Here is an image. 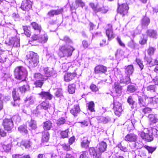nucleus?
Wrapping results in <instances>:
<instances>
[{"label":"nucleus","instance_id":"nucleus-1","mask_svg":"<svg viewBox=\"0 0 158 158\" xmlns=\"http://www.w3.org/2000/svg\"><path fill=\"white\" fill-rule=\"evenodd\" d=\"M107 147L106 142L102 141L98 144L95 148H89L90 154L93 158H101V154L105 152Z\"/></svg>","mask_w":158,"mask_h":158},{"label":"nucleus","instance_id":"nucleus-2","mask_svg":"<svg viewBox=\"0 0 158 158\" xmlns=\"http://www.w3.org/2000/svg\"><path fill=\"white\" fill-rule=\"evenodd\" d=\"M157 127L154 126L149 130H147L146 133L144 132H141L139 135L142 138L148 141H151L153 139V136H156V137L158 136V131L157 129Z\"/></svg>","mask_w":158,"mask_h":158},{"label":"nucleus","instance_id":"nucleus-3","mask_svg":"<svg viewBox=\"0 0 158 158\" xmlns=\"http://www.w3.org/2000/svg\"><path fill=\"white\" fill-rule=\"evenodd\" d=\"M26 59L29 66L31 67L36 66L39 62L37 54L32 52H30L27 54Z\"/></svg>","mask_w":158,"mask_h":158},{"label":"nucleus","instance_id":"nucleus-4","mask_svg":"<svg viewBox=\"0 0 158 158\" xmlns=\"http://www.w3.org/2000/svg\"><path fill=\"white\" fill-rule=\"evenodd\" d=\"M59 49L58 54L60 57H68L71 56L73 52L75 50L71 46L67 44L62 46L60 47Z\"/></svg>","mask_w":158,"mask_h":158},{"label":"nucleus","instance_id":"nucleus-5","mask_svg":"<svg viewBox=\"0 0 158 158\" xmlns=\"http://www.w3.org/2000/svg\"><path fill=\"white\" fill-rule=\"evenodd\" d=\"M16 78L23 81L25 80L27 75V72L25 68L20 66L16 68L14 71Z\"/></svg>","mask_w":158,"mask_h":158},{"label":"nucleus","instance_id":"nucleus-6","mask_svg":"<svg viewBox=\"0 0 158 158\" xmlns=\"http://www.w3.org/2000/svg\"><path fill=\"white\" fill-rule=\"evenodd\" d=\"M113 104V109L114 111L115 114L117 116H119L123 111L121 104L115 100L114 98V97Z\"/></svg>","mask_w":158,"mask_h":158},{"label":"nucleus","instance_id":"nucleus-7","mask_svg":"<svg viewBox=\"0 0 158 158\" xmlns=\"http://www.w3.org/2000/svg\"><path fill=\"white\" fill-rule=\"evenodd\" d=\"M3 125L5 130L10 131L13 126V122L11 119L6 118L3 120Z\"/></svg>","mask_w":158,"mask_h":158},{"label":"nucleus","instance_id":"nucleus-8","mask_svg":"<svg viewBox=\"0 0 158 158\" xmlns=\"http://www.w3.org/2000/svg\"><path fill=\"white\" fill-rule=\"evenodd\" d=\"M129 8L126 4H123L119 5L118 8V12L123 16L127 14Z\"/></svg>","mask_w":158,"mask_h":158},{"label":"nucleus","instance_id":"nucleus-9","mask_svg":"<svg viewBox=\"0 0 158 158\" xmlns=\"http://www.w3.org/2000/svg\"><path fill=\"white\" fill-rule=\"evenodd\" d=\"M32 2L30 0H27L23 1L21 8L23 10L28 11L31 8Z\"/></svg>","mask_w":158,"mask_h":158},{"label":"nucleus","instance_id":"nucleus-10","mask_svg":"<svg viewBox=\"0 0 158 158\" xmlns=\"http://www.w3.org/2000/svg\"><path fill=\"white\" fill-rule=\"evenodd\" d=\"M89 6L92 8L93 10L96 13L101 12L102 13H106L107 11L105 9L104 7L100 8L98 6H95L92 3H90Z\"/></svg>","mask_w":158,"mask_h":158},{"label":"nucleus","instance_id":"nucleus-11","mask_svg":"<svg viewBox=\"0 0 158 158\" xmlns=\"http://www.w3.org/2000/svg\"><path fill=\"white\" fill-rule=\"evenodd\" d=\"M94 73H105L107 71L106 67L102 65H99L96 66L94 68Z\"/></svg>","mask_w":158,"mask_h":158},{"label":"nucleus","instance_id":"nucleus-12","mask_svg":"<svg viewBox=\"0 0 158 158\" xmlns=\"http://www.w3.org/2000/svg\"><path fill=\"white\" fill-rule=\"evenodd\" d=\"M20 39L17 37L12 38L10 39L9 44L13 45L14 47H18L20 46Z\"/></svg>","mask_w":158,"mask_h":158},{"label":"nucleus","instance_id":"nucleus-13","mask_svg":"<svg viewBox=\"0 0 158 158\" xmlns=\"http://www.w3.org/2000/svg\"><path fill=\"white\" fill-rule=\"evenodd\" d=\"M108 26L109 27L106 30V34L108 37V40L110 41L114 38V36L112 26L109 25Z\"/></svg>","mask_w":158,"mask_h":158},{"label":"nucleus","instance_id":"nucleus-14","mask_svg":"<svg viewBox=\"0 0 158 158\" xmlns=\"http://www.w3.org/2000/svg\"><path fill=\"white\" fill-rule=\"evenodd\" d=\"M50 107L51 105L48 102L46 101H44L42 102L36 108L37 110L41 109H43L45 110H47Z\"/></svg>","mask_w":158,"mask_h":158},{"label":"nucleus","instance_id":"nucleus-15","mask_svg":"<svg viewBox=\"0 0 158 158\" xmlns=\"http://www.w3.org/2000/svg\"><path fill=\"white\" fill-rule=\"evenodd\" d=\"M13 97L14 100V102H12V104L14 106H19L20 98L18 94H17L15 91L12 92Z\"/></svg>","mask_w":158,"mask_h":158},{"label":"nucleus","instance_id":"nucleus-16","mask_svg":"<svg viewBox=\"0 0 158 158\" xmlns=\"http://www.w3.org/2000/svg\"><path fill=\"white\" fill-rule=\"evenodd\" d=\"M136 135L132 133L128 134L124 138L125 140L129 142H135L136 141Z\"/></svg>","mask_w":158,"mask_h":158},{"label":"nucleus","instance_id":"nucleus-17","mask_svg":"<svg viewBox=\"0 0 158 158\" xmlns=\"http://www.w3.org/2000/svg\"><path fill=\"white\" fill-rule=\"evenodd\" d=\"M80 111V109L78 104L74 105V107L70 110V113L74 116H77Z\"/></svg>","mask_w":158,"mask_h":158},{"label":"nucleus","instance_id":"nucleus-18","mask_svg":"<svg viewBox=\"0 0 158 158\" xmlns=\"http://www.w3.org/2000/svg\"><path fill=\"white\" fill-rule=\"evenodd\" d=\"M125 72L127 76H129L131 75L133 72L134 69L132 65L125 66Z\"/></svg>","mask_w":158,"mask_h":158},{"label":"nucleus","instance_id":"nucleus-19","mask_svg":"<svg viewBox=\"0 0 158 158\" xmlns=\"http://www.w3.org/2000/svg\"><path fill=\"white\" fill-rule=\"evenodd\" d=\"M150 23L149 18L145 16L144 17L141 21V24L142 28H144L147 27Z\"/></svg>","mask_w":158,"mask_h":158},{"label":"nucleus","instance_id":"nucleus-20","mask_svg":"<svg viewBox=\"0 0 158 158\" xmlns=\"http://www.w3.org/2000/svg\"><path fill=\"white\" fill-rule=\"evenodd\" d=\"M40 96L42 98L45 99L51 100L52 98V95L48 92H42L39 94Z\"/></svg>","mask_w":158,"mask_h":158},{"label":"nucleus","instance_id":"nucleus-21","mask_svg":"<svg viewBox=\"0 0 158 158\" xmlns=\"http://www.w3.org/2000/svg\"><path fill=\"white\" fill-rule=\"evenodd\" d=\"M76 76L75 72L72 73H68L65 74L64 76V79L65 81L69 82L73 79Z\"/></svg>","mask_w":158,"mask_h":158},{"label":"nucleus","instance_id":"nucleus-22","mask_svg":"<svg viewBox=\"0 0 158 158\" xmlns=\"http://www.w3.org/2000/svg\"><path fill=\"white\" fill-rule=\"evenodd\" d=\"M144 59L150 67L158 64V60L156 59L154 60L153 61L150 57H148L146 56Z\"/></svg>","mask_w":158,"mask_h":158},{"label":"nucleus","instance_id":"nucleus-23","mask_svg":"<svg viewBox=\"0 0 158 158\" xmlns=\"http://www.w3.org/2000/svg\"><path fill=\"white\" fill-rule=\"evenodd\" d=\"M90 141H89L86 137H84L81 143V146L82 148H87L89 147Z\"/></svg>","mask_w":158,"mask_h":158},{"label":"nucleus","instance_id":"nucleus-24","mask_svg":"<svg viewBox=\"0 0 158 158\" xmlns=\"http://www.w3.org/2000/svg\"><path fill=\"white\" fill-rule=\"evenodd\" d=\"M147 33L150 37L155 39L157 38V32L155 30L152 29L148 30L147 31Z\"/></svg>","mask_w":158,"mask_h":158},{"label":"nucleus","instance_id":"nucleus-25","mask_svg":"<svg viewBox=\"0 0 158 158\" xmlns=\"http://www.w3.org/2000/svg\"><path fill=\"white\" fill-rule=\"evenodd\" d=\"M63 11V9H61L55 10H51L48 13L49 16H53L54 15H57L60 14Z\"/></svg>","mask_w":158,"mask_h":158},{"label":"nucleus","instance_id":"nucleus-26","mask_svg":"<svg viewBox=\"0 0 158 158\" xmlns=\"http://www.w3.org/2000/svg\"><path fill=\"white\" fill-rule=\"evenodd\" d=\"M28 126L30 128V129L35 130L37 128L36 122L33 119L28 121Z\"/></svg>","mask_w":158,"mask_h":158},{"label":"nucleus","instance_id":"nucleus-27","mask_svg":"<svg viewBox=\"0 0 158 158\" xmlns=\"http://www.w3.org/2000/svg\"><path fill=\"white\" fill-rule=\"evenodd\" d=\"M48 40V35L46 34L43 35H41L39 36V38L38 39V42L42 43H46Z\"/></svg>","mask_w":158,"mask_h":158},{"label":"nucleus","instance_id":"nucleus-28","mask_svg":"<svg viewBox=\"0 0 158 158\" xmlns=\"http://www.w3.org/2000/svg\"><path fill=\"white\" fill-rule=\"evenodd\" d=\"M150 121L153 123H156L158 122V119L157 115L151 114L149 115L148 117Z\"/></svg>","mask_w":158,"mask_h":158},{"label":"nucleus","instance_id":"nucleus-29","mask_svg":"<svg viewBox=\"0 0 158 158\" xmlns=\"http://www.w3.org/2000/svg\"><path fill=\"white\" fill-rule=\"evenodd\" d=\"M42 69H43L44 73V77H46L47 79L48 77L51 76L52 73L49 69L48 67H43Z\"/></svg>","mask_w":158,"mask_h":158},{"label":"nucleus","instance_id":"nucleus-30","mask_svg":"<svg viewBox=\"0 0 158 158\" xmlns=\"http://www.w3.org/2000/svg\"><path fill=\"white\" fill-rule=\"evenodd\" d=\"M34 77L35 81L40 80H46L47 78L39 73H35L34 74Z\"/></svg>","mask_w":158,"mask_h":158},{"label":"nucleus","instance_id":"nucleus-31","mask_svg":"<svg viewBox=\"0 0 158 158\" xmlns=\"http://www.w3.org/2000/svg\"><path fill=\"white\" fill-rule=\"evenodd\" d=\"M52 126V123L50 121H48L44 123L43 128L45 130H49Z\"/></svg>","mask_w":158,"mask_h":158},{"label":"nucleus","instance_id":"nucleus-32","mask_svg":"<svg viewBox=\"0 0 158 158\" xmlns=\"http://www.w3.org/2000/svg\"><path fill=\"white\" fill-rule=\"evenodd\" d=\"M120 83H123L126 85L128 84L131 82V79L130 77L127 76L125 77L120 79Z\"/></svg>","mask_w":158,"mask_h":158},{"label":"nucleus","instance_id":"nucleus-33","mask_svg":"<svg viewBox=\"0 0 158 158\" xmlns=\"http://www.w3.org/2000/svg\"><path fill=\"white\" fill-rule=\"evenodd\" d=\"M42 140L43 142H47L49 139V134L46 131H44L42 133Z\"/></svg>","mask_w":158,"mask_h":158},{"label":"nucleus","instance_id":"nucleus-34","mask_svg":"<svg viewBox=\"0 0 158 158\" xmlns=\"http://www.w3.org/2000/svg\"><path fill=\"white\" fill-rule=\"evenodd\" d=\"M134 124L135 123H134V121L131 120L130 119L127 120L125 123V124L127 126V129L128 130H130L131 129L133 128L134 127Z\"/></svg>","mask_w":158,"mask_h":158},{"label":"nucleus","instance_id":"nucleus-35","mask_svg":"<svg viewBox=\"0 0 158 158\" xmlns=\"http://www.w3.org/2000/svg\"><path fill=\"white\" fill-rule=\"evenodd\" d=\"M31 24L35 30L38 31L39 32H40L41 30V27L40 25L35 22L32 23Z\"/></svg>","mask_w":158,"mask_h":158},{"label":"nucleus","instance_id":"nucleus-36","mask_svg":"<svg viewBox=\"0 0 158 158\" xmlns=\"http://www.w3.org/2000/svg\"><path fill=\"white\" fill-rule=\"evenodd\" d=\"M97 119L99 120V122H102L104 123H106L110 120V118L109 117H98Z\"/></svg>","mask_w":158,"mask_h":158},{"label":"nucleus","instance_id":"nucleus-37","mask_svg":"<svg viewBox=\"0 0 158 158\" xmlns=\"http://www.w3.org/2000/svg\"><path fill=\"white\" fill-rule=\"evenodd\" d=\"M114 89L116 93L118 95L120 96L122 93V87L120 86L119 85L115 84Z\"/></svg>","mask_w":158,"mask_h":158},{"label":"nucleus","instance_id":"nucleus-38","mask_svg":"<svg viewBox=\"0 0 158 158\" xmlns=\"http://www.w3.org/2000/svg\"><path fill=\"white\" fill-rule=\"evenodd\" d=\"M29 89V85L27 84L24 85L23 86L19 88L20 92L22 93H24L27 91Z\"/></svg>","mask_w":158,"mask_h":158},{"label":"nucleus","instance_id":"nucleus-39","mask_svg":"<svg viewBox=\"0 0 158 158\" xmlns=\"http://www.w3.org/2000/svg\"><path fill=\"white\" fill-rule=\"evenodd\" d=\"M31 144V142L28 140H23L21 143V145H23L26 148H27L30 147Z\"/></svg>","mask_w":158,"mask_h":158},{"label":"nucleus","instance_id":"nucleus-40","mask_svg":"<svg viewBox=\"0 0 158 158\" xmlns=\"http://www.w3.org/2000/svg\"><path fill=\"white\" fill-rule=\"evenodd\" d=\"M72 65L71 63H64L62 64V69L64 71H66V70L71 69L73 67L71 66Z\"/></svg>","mask_w":158,"mask_h":158},{"label":"nucleus","instance_id":"nucleus-41","mask_svg":"<svg viewBox=\"0 0 158 158\" xmlns=\"http://www.w3.org/2000/svg\"><path fill=\"white\" fill-rule=\"evenodd\" d=\"M46 80H40L35 81L34 84L36 87L41 88L44 83V81Z\"/></svg>","mask_w":158,"mask_h":158},{"label":"nucleus","instance_id":"nucleus-42","mask_svg":"<svg viewBox=\"0 0 158 158\" xmlns=\"http://www.w3.org/2000/svg\"><path fill=\"white\" fill-rule=\"evenodd\" d=\"M26 100L25 102L28 101V103L29 105L33 104L35 101V98L32 96H29L27 97Z\"/></svg>","mask_w":158,"mask_h":158},{"label":"nucleus","instance_id":"nucleus-43","mask_svg":"<svg viewBox=\"0 0 158 158\" xmlns=\"http://www.w3.org/2000/svg\"><path fill=\"white\" fill-rule=\"evenodd\" d=\"M68 91L70 94H73L74 93L75 89V85L73 84L69 85L68 86Z\"/></svg>","mask_w":158,"mask_h":158},{"label":"nucleus","instance_id":"nucleus-44","mask_svg":"<svg viewBox=\"0 0 158 158\" xmlns=\"http://www.w3.org/2000/svg\"><path fill=\"white\" fill-rule=\"evenodd\" d=\"M18 130L21 132L24 133L25 134H27L28 133L26 126L24 125L19 126L18 128Z\"/></svg>","mask_w":158,"mask_h":158},{"label":"nucleus","instance_id":"nucleus-45","mask_svg":"<svg viewBox=\"0 0 158 158\" xmlns=\"http://www.w3.org/2000/svg\"><path fill=\"white\" fill-rule=\"evenodd\" d=\"M137 89L135 86L132 85H130L127 86V90L131 93H133Z\"/></svg>","mask_w":158,"mask_h":158},{"label":"nucleus","instance_id":"nucleus-46","mask_svg":"<svg viewBox=\"0 0 158 158\" xmlns=\"http://www.w3.org/2000/svg\"><path fill=\"white\" fill-rule=\"evenodd\" d=\"M94 106V102H91L88 104V108L91 112H94L95 111Z\"/></svg>","mask_w":158,"mask_h":158},{"label":"nucleus","instance_id":"nucleus-47","mask_svg":"<svg viewBox=\"0 0 158 158\" xmlns=\"http://www.w3.org/2000/svg\"><path fill=\"white\" fill-rule=\"evenodd\" d=\"M69 130H65L64 131H62L60 133V135L61 137L63 138H67L68 136Z\"/></svg>","mask_w":158,"mask_h":158},{"label":"nucleus","instance_id":"nucleus-48","mask_svg":"<svg viewBox=\"0 0 158 158\" xmlns=\"http://www.w3.org/2000/svg\"><path fill=\"white\" fill-rule=\"evenodd\" d=\"M60 40L65 42L66 44H71L72 41L69 37L67 36H64L63 38H60Z\"/></svg>","mask_w":158,"mask_h":158},{"label":"nucleus","instance_id":"nucleus-49","mask_svg":"<svg viewBox=\"0 0 158 158\" xmlns=\"http://www.w3.org/2000/svg\"><path fill=\"white\" fill-rule=\"evenodd\" d=\"M18 140V138L15 139H14V138L11 139V144H10L11 145V146H15L17 145L19 146L21 145V144L20 145H19Z\"/></svg>","mask_w":158,"mask_h":158},{"label":"nucleus","instance_id":"nucleus-50","mask_svg":"<svg viewBox=\"0 0 158 158\" xmlns=\"http://www.w3.org/2000/svg\"><path fill=\"white\" fill-rule=\"evenodd\" d=\"M76 8L80 6L83 8L85 6L84 2L81 1V0H76Z\"/></svg>","mask_w":158,"mask_h":158},{"label":"nucleus","instance_id":"nucleus-51","mask_svg":"<svg viewBox=\"0 0 158 158\" xmlns=\"http://www.w3.org/2000/svg\"><path fill=\"white\" fill-rule=\"evenodd\" d=\"M128 46L131 48H134L136 45V44L134 41L132 40L131 41L129 42L127 44Z\"/></svg>","mask_w":158,"mask_h":158},{"label":"nucleus","instance_id":"nucleus-52","mask_svg":"<svg viewBox=\"0 0 158 158\" xmlns=\"http://www.w3.org/2000/svg\"><path fill=\"white\" fill-rule=\"evenodd\" d=\"M127 102L130 105H131V108L133 109L134 108V104L135 103V102L133 101L131 97L130 96L128 97L127 99Z\"/></svg>","mask_w":158,"mask_h":158},{"label":"nucleus","instance_id":"nucleus-53","mask_svg":"<svg viewBox=\"0 0 158 158\" xmlns=\"http://www.w3.org/2000/svg\"><path fill=\"white\" fill-rule=\"evenodd\" d=\"M156 86L154 85H151L148 86L147 88V89L148 91L151 92H155V91Z\"/></svg>","mask_w":158,"mask_h":158},{"label":"nucleus","instance_id":"nucleus-54","mask_svg":"<svg viewBox=\"0 0 158 158\" xmlns=\"http://www.w3.org/2000/svg\"><path fill=\"white\" fill-rule=\"evenodd\" d=\"M65 120L64 118H59L56 122V123L58 125H60L64 124L65 122Z\"/></svg>","mask_w":158,"mask_h":158},{"label":"nucleus","instance_id":"nucleus-55","mask_svg":"<svg viewBox=\"0 0 158 158\" xmlns=\"http://www.w3.org/2000/svg\"><path fill=\"white\" fill-rule=\"evenodd\" d=\"M6 56L4 53L0 54V62H4L6 61Z\"/></svg>","mask_w":158,"mask_h":158},{"label":"nucleus","instance_id":"nucleus-56","mask_svg":"<svg viewBox=\"0 0 158 158\" xmlns=\"http://www.w3.org/2000/svg\"><path fill=\"white\" fill-rule=\"evenodd\" d=\"M118 147L121 150L124 152L127 151V149L126 147H124L122 143H119L118 145Z\"/></svg>","mask_w":158,"mask_h":158},{"label":"nucleus","instance_id":"nucleus-57","mask_svg":"<svg viewBox=\"0 0 158 158\" xmlns=\"http://www.w3.org/2000/svg\"><path fill=\"white\" fill-rule=\"evenodd\" d=\"M2 148L5 152H7L10 149L11 145L10 144H8L7 145H3Z\"/></svg>","mask_w":158,"mask_h":158},{"label":"nucleus","instance_id":"nucleus-58","mask_svg":"<svg viewBox=\"0 0 158 158\" xmlns=\"http://www.w3.org/2000/svg\"><path fill=\"white\" fill-rule=\"evenodd\" d=\"M123 51L121 49H118L117 50L115 54V56L117 57L121 56L124 55Z\"/></svg>","mask_w":158,"mask_h":158},{"label":"nucleus","instance_id":"nucleus-59","mask_svg":"<svg viewBox=\"0 0 158 158\" xmlns=\"http://www.w3.org/2000/svg\"><path fill=\"white\" fill-rule=\"evenodd\" d=\"M136 62L140 68L141 70L142 69H143L144 66L143 64L142 61L139 59L137 58L136 60Z\"/></svg>","mask_w":158,"mask_h":158},{"label":"nucleus","instance_id":"nucleus-60","mask_svg":"<svg viewBox=\"0 0 158 158\" xmlns=\"http://www.w3.org/2000/svg\"><path fill=\"white\" fill-rule=\"evenodd\" d=\"M55 95L58 98H61L62 97L61 90V89H57L55 93Z\"/></svg>","mask_w":158,"mask_h":158},{"label":"nucleus","instance_id":"nucleus-61","mask_svg":"<svg viewBox=\"0 0 158 158\" xmlns=\"http://www.w3.org/2000/svg\"><path fill=\"white\" fill-rule=\"evenodd\" d=\"M152 101L154 107L158 109V98H153Z\"/></svg>","mask_w":158,"mask_h":158},{"label":"nucleus","instance_id":"nucleus-62","mask_svg":"<svg viewBox=\"0 0 158 158\" xmlns=\"http://www.w3.org/2000/svg\"><path fill=\"white\" fill-rule=\"evenodd\" d=\"M145 148L148 151L149 153H152L156 149V148L148 146H146Z\"/></svg>","mask_w":158,"mask_h":158},{"label":"nucleus","instance_id":"nucleus-63","mask_svg":"<svg viewBox=\"0 0 158 158\" xmlns=\"http://www.w3.org/2000/svg\"><path fill=\"white\" fill-rule=\"evenodd\" d=\"M90 88L92 91L94 92L97 91L98 90V88L97 87V86L96 85L94 84H92L90 86Z\"/></svg>","mask_w":158,"mask_h":158},{"label":"nucleus","instance_id":"nucleus-64","mask_svg":"<svg viewBox=\"0 0 158 158\" xmlns=\"http://www.w3.org/2000/svg\"><path fill=\"white\" fill-rule=\"evenodd\" d=\"M143 112L145 114H149L151 112L152 109L148 107H145L143 109Z\"/></svg>","mask_w":158,"mask_h":158}]
</instances>
